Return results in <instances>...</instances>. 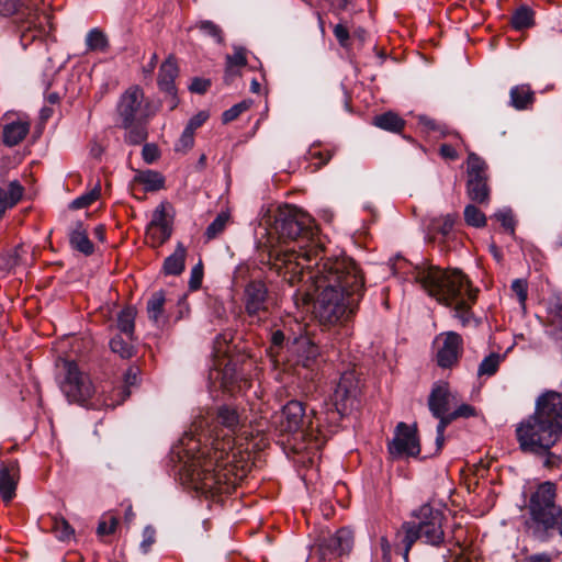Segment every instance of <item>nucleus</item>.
Returning a JSON list of instances; mask_svg holds the SVG:
<instances>
[{
	"mask_svg": "<svg viewBox=\"0 0 562 562\" xmlns=\"http://www.w3.org/2000/svg\"><path fill=\"white\" fill-rule=\"evenodd\" d=\"M393 458L417 457L420 453L417 424L407 425L400 422L394 430V437L387 445Z\"/></svg>",
	"mask_w": 562,
	"mask_h": 562,
	"instance_id": "obj_11",
	"label": "nucleus"
},
{
	"mask_svg": "<svg viewBox=\"0 0 562 562\" xmlns=\"http://www.w3.org/2000/svg\"><path fill=\"white\" fill-rule=\"evenodd\" d=\"M334 35L337 38L338 43L342 47H347L349 44V31L344 24H337L334 27Z\"/></svg>",
	"mask_w": 562,
	"mask_h": 562,
	"instance_id": "obj_59",
	"label": "nucleus"
},
{
	"mask_svg": "<svg viewBox=\"0 0 562 562\" xmlns=\"http://www.w3.org/2000/svg\"><path fill=\"white\" fill-rule=\"evenodd\" d=\"M150 117L119 122V126L125 131L124 140L130 145H139L147 139L148 122Z\"/></svg>",
	"mask_w": 562,
	"mask_h": 562,
	"instance_id": "obj_23",
	"label": "nucleus"
},
{
	"mask_svg": "<svg viewBox=\"0 0 562 562\" xmlns=\"http://www.w3.org/2000/svg\"><path fill=\"white\" fill-rule=\"evenodd\" d=\"M463 215L464 221L469 226L481 228L486 225L485 214L474 204H468L464 209Z\"/></svg>",
	"mask_w": 562,
	"mask_h": 562,
	"instance_id": "obj_41",
	"label": "nucleus"
},
{
	"mask_svg": "<svg viewBox=\"0 0 562 562\" xmlns=\"http://www.w3.org/2000/svg\"><path fill=\"white\" fill-rule=\"evenodd\" d=\"M510 105L516 110H526L535 102V92L529 85H519L510 89Z\"/></svg>",
	"mask_w": 562,
	"mask_h": 562,
	"instance_id": "obj_28",
	"label": "nucleus"
},
{
	"mask_svg": "<svg viewBox=\"0 0 562 562\" xmlns=\"http://www.w3.org/2000/svg\"><path fill=\"white\" fill-rule=\"evenodd\" d=\"M136 311L127 306L117 314V328L127 339L133 340L135 330Z\"/></svg>",
	"mask_w": 562,
	"mask_h": 562,
	"instance_id": "obj_33",
	"label": "nucleus"
},
{
	"mask_svg": "<svg viewBox=\"0 0 562 562\" xmlns=\"http://www.w3.org/2000/svg\"><path fill=\"white\" fill-rule=\"evenodd\" d=\"M198 27L201 31H203L204 33H206L207 35H210V36L214 37L215 40H217L218 42L222 41V31L212 21H201L198 24Z\"/></svg>",
	"mask_w": 562,
	"mask_h": 562,
	"instance_id": "obj_52",
	"label": "nucleus"
},
{
	"mask_svg": "<svg viewBox=\"0 0 562 562\" xmlns=\"http://www.w3.org/2000/svg\"><path fill=\"white\" fill-rule=\"evenodd\" d=\"M373 124L381 130L392 133H401L405 127V121L393 111L375 115Z\"/></svg>",
	"mask_w": 562,
	"mask_h": 562,
	"instance_id": "obj_29",
	"label": "nucleus"
},
{
	"mask_svg": "<svg viewBox=\"0 0 562 562\" xmlns=\"http://www.w3.org/2000/svg\"><path fill=\"white\" fill-rule=\"evenodd\" d=\"M220 445L217 442L191 472L194 488L206 497L229 493L249 470L248 461L237 459L235 452L225 451Z\"/></svg>",
	"mask_w": 562,
	"mask_h": 562,
	"instance_id": "obj_4",
	"label": "nucleus"
},
{
	"mask_svg": "<svg viewBox=\"0 0 562 562\" xmlns=\"http://www.w3.org/2000/svg\"><path fill=\"white\" fill-rule=\"evenodd\" d=\"M209 119V114L204 111L202 112H199L198 114H195L194 116H192L187 126H186V130L194 133L195 130H198L200 126H202L206 120Z\"/></svg>",
	"mask_w": 562,
	"mask_h": 562,
	"instance_id": "obj_58",
	"label": "nucleus"
},
{
	"mask_svg": "<svg viewBox=\"0 0 562 562\" xmlns=\"http://www.w3.org/2000/svg\"><path fill=\"white\" fill-rule=\"evenodd\" d=\"M319 290L315 305L321 324L333 326L347 321L364 292V278L348 257L326 258L312 276Z\"/></svg>",
	"mask_w": 562,
	"mask_h": 562,
	"instance_id": "obj_1",
	"label": "nucleus"
},
{
	"mask_svg": "<svg viewBox=\"0 0 562 562\" xmlns=\"http://www.w3.org/2000/svg\"><path fill=\"white\" fill-rule=\"evenodd\" d=\"M314 411L306 413L305 405L292 400L288 402L281 411L280 427L282 431L290 434H300L302 439L312 443L311 448L319 449L325 440L319 438V430L313 426Z\"/></svg>",
	"mask_w": 562,
	"mask_h": 562,
	"instance_id": "obj_6",
	"label": "nucleus"
},
{
	"mask_svg": "<svg viewBox=\"0 0 562 562\" xmlns=\"http://www.w3.org/2000/svg\"><path fill=\"white\" fill-rule=\"evenodd\" d=\"M467 194L477 204L486 205L490 202L491 188L486 162L476 154L471 153L467 160Z\"/></svg>",
	"mask_w": 562,
	"mask_h": 562,
	"instance_id": "obj_8",
	"label": "nucleus"
},
{
	"mask_svg": "<svg viewBox=\"0 0 562 562\" xmlns=\"http://www.w3.org/2000/svg\"><path fill=\"white\" fill-rule=\"evenodd\" d=\"M449 554L443 555L445 562H469L467 558L463 557L461 551L454 552L452 550L448 551Z\"/></svg>",
	"mask_w": 562,
	"mask_h": 562,
	"instance_id": "obj_64",
	"label": "nucleus"
},
{
	"mask_svg": "<svg viewBox=\"0 0 562 562\" xmlns=\"http://www.w3.org/2000/svg\"><path fill=\"white\" fill-rule=\"evenodd\" d=\"M516 437L524 452L542 454L550 451L561 435L536 408L532 415L518 424Z\"/></svg>",
	"mask_w": 562,
	"mask_h": 562,
	"instance_id": "obj_5",
	"label": "nucleus"
},
{
	"mask_svg": "<svg viewBox=\"0 0 562 562\" xmlns=\"http://www.w3.org/2000/svg\"><path fill=\"white\" fill-rule=\"evenodd\" d=\"M19 480V468L15 461L0 465V496L3 502H10L15 496Z\"/></svg>",
	"mask_w": 562,
	"mask_h": 562,
	"instance_id": "obj_20",
	"label": "nucleus"
},
{
	"mask_svg": "<svg viewBox=\"0 0 562 562\" xmlns=\"http://www.w3.org/2000/svg\"><path fill=\"white\" fill-rule=\"evenodd\" d=\"M250 100H244L235 105H233L231 109L226 110L223 115L222 120L224 123H229L234 120H236L243 112L247 111L251 105Z\"/></svg>",
	"mask_w": 562,
	"mask_h": 562,
	"instance_id": "obj_46",
	"label": "nucleus"
},
{
	"mask_svg": "<svg viewBox=\"0 0 562 562\" xmlns=\"http://www.w3.org/2000/svg\"><path fill=\"white\" fill-rule=\"evenodd\" d=\"M179 69L173 56H169L160 66L158 75V86L161 91L169 94L172 99L176 97L175 79L178 77Z\"/></svg>",
	"mask_w": 562,
	"mask_h": 562,
	"instance_id": "obj_22",
	"label": "nucleus"
},
{
	"mask_svg": "<svg viewBox=\"0 0 562 562\" xmlns=\"http://www.w3.org/2000/svg\"><path fill=\"white\" fill-rule=\"evenodd\" d=\"M272 231L278 235V239L283 243H300V251L295 249H271L268 254V263L278 274L293 282V278L299 276L305 266L299 260L302 259L311 262L316 259L318 252L322 251L317 246L305 249L307 244L313 240L315 235V226L313 218L293 205H284L277 209L273 214Z\"/></svg>",
	"mask_w": 562,
	"mask_h": 562,
	"instance_id": "obj_2",
	"label": "nucleus"
},
{
	"mask_svg": "<svg viewBox=\"0 0 562 562\" xmlns=\"http://www.w3.org/2000/svg\"><path fill=\"white\" fill-rule=\"evenodd\" d=\"M86 45L88 50L104 53L109 48V40L102 30L94 27L88 32Z\"/></svg>",
	"mask_w": 562,
	"mask_h": 562,
	"instance_id": "obj_37",
	"label": "nucleus"
},
{
	"mask_svg": "<svg viewBox=\"0 0 562 562\" xmlns=\"http://www.w3.org/2000/svg\"><path fill=\"white\" fill-rule=\"evenodd\" d=\"M269 291L261 280H252L244 290V304L247 315L260 321L268 313Z\"/></svg>",
	"mask_w": 562,
	"mask_h": 562,
	"instance_id": "obj_13",
	"label": "nucleus"
},
{
	"mask_svg": "<svg viewBox=\"0 0 562 562\" xmlns=\"http://www.w3.org/2000/svg\"><path fill=\"white\" fill-rule=\"evenodd\" d=\"M359 391V378L355 370H348L341 373L334 391V403L339 409L346 408L349 400L355 398Z\"/></svg>",
	"mask_w": 562,
	"mask_h": 562,
	"instance_id": "obj_18",
	"label": "nucleus"
},
{
	"mask_svg": "<svg viewBox=\"0 0 562 562\" xmlns=\"http://www.w3.org/2000/svg\"><path fill=\"white\" fill-rule=\"evenodd\" d=\"M457 395L450 390L447 382H436L428 396V408L432 416L451 413L457 405Z\"/></svg>",
	"mask_w": 562,
	"mask_h": 562,
	"instance_id": "obj_16",
	"label": "nucleus"
},
{
	"mask_svg": "<svg viewBox=\"0 0 562 562\" xmlns=\"http://www.w3.org/2000/svg\"><path fill=\"white\" fill-rule=\"evenodd\" d=\"M495 217L498 222H501L502 226L509 232L510 234H514L515 232V221L510 212L503 211L495 214Z\"/></svg>",
	"mask_w": 562,
	"mask_h": 562,
	"instance_id": "obj_54",
	"label": "nucleus"
},
{
	"mask_svg": "<svg viewBox=\"0 0 562 562\" xmlns=\"http://www.w3.org/2000/svg\"><path fill=\"white\" fill-rule=\"evenodd\" d=\"M139 368L132 366L127 369V371L124 374V382L126 386H133L136 385L138 375H139Z\"/></svg>",
	"mask_w": 562,
	"mask_h": 562,
	"instance_id": "obj_61",
	"label": "nucleus"
},
{
	"mask_svg": "<svg viewBox=\"0 0 562 562\" xmlns=\"http://www.w3.org/2000/svg\"><path fill=\"white\" fill-rule=\"evenodd\" d=\"M417 518V527L420 537L425 539L426 543L431 546H439L443 542L445 532L442 530V513L434 509L429 504H424L417 512L414 513Z\"/></svg>",
	"mask_w": 562,
	"mask_h": 562,
	"instance_id": "obj_12",
	"label": "nucleus"
},
{
	"mask_svg": "<svg viewBox=\"0 0 562 562\" xmlns=\"http://www.w3.org/2000/svg\"><path fill=\"white\" fill-rule=\"evenodd\" d=\"M155 543V530L151 527H146L143 531V540L140 542V550L143 553H148L151 546Z\"/></svg>",
	"mask_w": 562,
	"mask_h": 562,
	"instance_id": "obj_56",
	"label": "nucleus"
},
{
	"mask_svg": "<svg viewBox=\"0 0 562 562\" xmlns=\"http://www.w3.org/2000/svg\"><path fill=\"white\" fill-rule=\"evenodd\" d=\"M65 379L61 383V390L69 401L80 404L87 403L92 398L94 386L88 374L80 371L75 361L65 360L63 362Z\"/></svg>",
	"mask_w": 562,
	"mask_h": 562,
	"instance_id": "obj_9",
	"label": "nucleus"
},
{
	"mask_svg": "<svg viewBox=\"0 0 562 562\" xmlns=\"http://www.w3.org/2000/svg\"><path fill=\"white\" fill-rule=\"evenodd\" d=\"M333 155H334L333 150H330V149L322 150L315 146L311 147V149L308 150L310 159L317 160V162H315L317 168L325 166L331 159Z\"/></svg>",
	"mask_w": 562,
	"mask_h": 562,
	"instance_id": "obj_48",
	"label": "nucleus"
},
{
	"mask_svg": "<svg viewBox=\"0 0 562 562\" xmlns=\"http://www.w3.org/2000/svg\"><path fill=\"white\" fill-rule=\"evenodd\" d=\"M142 156L147 164H153L159 157V149L155 144H145L142 149Z\"/></svg>",
	"mask_w": 562,
	"mask_h": 562,
	"instance_id": "obj_57",
	"label": "nucleus"
},
{
	"mask_svg": "<svg viewBox=\"0 0 562 562\" xmlns=\"http://www.w3.org/2000/svg\"><path fill=\"white\" fill-rule=\"evenodd\" d=\"M30 123L25 121H15L3 126L2 140L8 147L19 145L29 134Z\"/></svg>",
	"mask_w": 562,
	"mask_h": 562,
	"instance_id": "obj_24",
	"label": "nucleus"
},
{
	"mask_svg": "<svg viewBox=\"0 0 562 562\" xmlns=\"http://www.w3.org/2000/svg\"><path fill=\"white\" fill-rule=\"evenodd\" d=\"M119 122L150 117L149 102L143 88L137 85L128 87L120 97L116 104Z\"/></svg>",
	"mask_w": 562,
	"mask_h": 562,
	"instance_id": "obj_10",
	"label": "nucleus"
},
{
	"mask_svg": "<svg viewBox=\"0 0 562 562\" xmlns=\"http://www.w3.org/2000/svg\"><path fill=\"white\" fill-rule=\"evenodd\" d=\"M501 360H502V358H501L499 353H496V352L490 353L480 363L479 369H477V375L479 376L494 375L499 368Z\"/></svg>",
	"mask_w": 562,
	"mask_h": 562,
	"instance_id": "obj_40",
	"label": "nucleus"
},
{
	"mask_svg": "<svg viewBox=\"0 0 562 562\" xmlns=\"http://www.w3.org/2000/svg\"><path fill=\"white\" fill-rule=\"evenodd\" d=\"M42 3L43 0H0V14L10 16L21 12L32 19L30 25H35V21L42 24V20L48 23L49 16L47 14L37 13ZM27 30H31V26Z\"/></svg>",
	"mask_w": 562,
	"mask_h": 562,
	"instance_id": "obj_17",
	"label": "nucleus"
},
{
	"mask_svg": "<svg viewBox=\"0 0 562 562\" xmlns=\"http://www.w3.org/2000/svg\"><path fill=\"white\" fill-rule=\"evenodd\" d=\"M415 279L440 304L452 306L454 317L459 318L463 326L469 324L472 317L471 305L476 301L477 289L471 286L464 273L460 270H443L430 266L419 269Z\"/></svg>",
	"mask_w": 562,
	"mask_h": 562,
	"instance_id": "obj_3",
	"label": "nucleus"
},
{
	"mask_svg": "<svg viewBox=\"0 0 562 562\" xmlns=\"http://www.w3.org/2000/svg\"><path fill=\"white\" fill-rule=\"evenodd\" d=\"M24 188L18 181H11L7 188H0V218L8 209L13 207L22 199Z\"/></svg>",
	"mask_w": 562,
	"mask_h": 562,
	"instance_id": "obj_25",
	"label": "nucleus"
},
{
	"mask_svg": "<svg viewBox=\"0 0 562 562\" xmlns=\"http://www.w3.org/2000/svg\"><path fill=\"white\" fill-rule=\"evenodd\" d=\"M536 408L540 415L544 417L553 426V428L562 434V393L548 391L540 395L536 402Z\"/></svg>",
	"mask_w": 562,
	"mask_h": 562,
	"instance_id": "obj_15",
	"label": "nucleus"
},
{
	"mask_svg": "<svg viewBox=\"0 0 562 562\" xmlns=\"http://www.w3.org/2000/svg\"><path fill=\"white\" fill-rule=\"evenodd\" d=\"M456 216L451 214H447L439 218H435L431 223L432 228L443 236L448 235L454 225Z\"/></svg>",
	"mask_w": 562,
	"mask_h": 562,
	"instance_id": "obj_47",
	"label": "nucleus"
},
{
	"mask_svg": "<svg viewBox=\"0 0 562 562\" xmlns=\"http://www.w3.org/2000/svg\"><path fill=\"white\" fill-rule=\"evenodd\" d=\"M512 290L517 295L519 303L525 306L528 296V284L524 279H516L512 283Z\"/></svg>",
	"mask_w": 562,
	"mask_h": 562,
	"instance_id": "obj_51",
	"label": "nucleus"
},
{
	"mask_svg": "<svg viewBox=\"0 0 562 562\" xmlns=\"http://www.w3.org/2000/svg\"><path fill=\"white\" fill-rule=\"evenodd\" d=\"M229 213L221 212L215 220L206 227L205 237L207 240H212L218 237L225 231L227 223L229 222Z\"/></svg>",
	"mask_w": 562,
	"mask_h": 562,
	"instance_id": "obj_39",
	"label": "nucleus"
},
{
	"mask_svg": "<svg viewBox=\"0 0 562 562\" xmlns=\"http://www.w3.org/2000/svg\"><path fill=\"white\" fill-rule=\"evenodd\" d=\"M211 86L209 79L194 78L189 87L190 91L195 93H205Z\"/></svg>",
	"mask_w": 562,
	"mask_h": 562,
	"instance_id": "obj_60",
	"label": "nucleus"
},
{
	"mask_svg": "<svg viewBox=\"0 0 562 562\" xmlns=\"http://www.w3.org/2000/svg\"><path fill=\"white\" fill-rule=\"evenodd\" d=\"M26 254L24 246L19 245L13 249L0 255V270L11 272L22 263V256Z\"/></svg>",
	"mask_w": 562,
	"mask_h": 562,
	"instance_id": "obj_35",
	"label": "nucleus"
},
{
	"mask_svg": "<svg viewBox=\"0 0 562 562\" xmlns=\"http://www.w3.org/2000/svg\"><path fill=\"white\" fill-rule=\"evenodd\" d=\"M557 485L552 482H543L531 494L528 509L535 524L543 530L555 527L558 512L555 506Z\"/></svg>",
	"mask_w": 562,
	"mask_h": 562,
	"instance_id": "obj_7",
	"label": "nucleus"
},
{
	"mask_svg": "<svg viewBox=\"0 0 562 562\" xmlns=\"http://www.w3.org/2000/svg\"><path fill=\"white\" fill-rule=\"evenodd\" d=\"M135 181L143 184L147 192L158 191L165 186V178L162 175L154 170L139 172L135 177Z\"/></svg>",
	"mask_w": 562,
	"mask_h": 562,
	"instance_id": "obj_34",
	"label": "nucleus"
},
{
	"mask_svg": "<svg viewBox=\"0 0 562 562\" xmlns=\"http://www.w3.org/2000/svg\"><path fill=\"white\" fill-rule=\"evenodd\" d=\"M439 153L445 159L456 160L458 158L456 148L450 144H442L439 148Z\"/></svg>",
	"mask_w": 562,
	"mask_h": 562,
	"instance_id": "obj_63",
	"label": "nucleus"
},
{
	"mask_svg": "<svg viewBox=\"0 0 562 562\" xmlns=\"http://www.w3.org/2000/svg\"><path fill=\"white\" fill-rule=\"evenodd\" d=\"M227 66L237 67L239 69H243L247 65V57H246V50L243 47H236L233 55L226 56V64Z\"/></svg>",
	"mask_w": 562,
	"mask_h": 562,
	"instance_id": "obj_49",
	"label": "nucleus"
},
{
	"mask_svg": "<svg viewBox=\"0 0 562 562\" xmlns=\"http://www.w3.org/2000/svg\"><path fill=\"white\" fill-rule=\"evenodd\" d=\"M535 23V12L527 5L519 7L512 15L510 24L517 30H525Z\"/></svg>",
	"mask_w": 562,
	"mask_h": 562,
	"instance_id": "obj_36",
	"label": "nucleus"
},
{
	"mask_svg": "<svg viewBox=\"0 0 562 562\" xmlns=\"http://www.w3.org/2000/svg\"><path fill=\"white\" fill-rule=\"evenodd\" d=\"M319 347L308 338L297 341V356L304 368H312L319 357Z\"/></svg>",
	"mask_w": 562,
	"mask_h": 562,
	"instance_id": "obj_30",
	"label": "nucleus"
},
{
	"mask_svg": "<svg viewBox=\"0 0 562 562\" xmlns=\"http://www.w3.org/2000/svg\"><path fill=\"white\" fill-rule=\"evenodd\" d=\"M166 302L165 292H154L147 302V314L150 319L158 322L164 313V305Z\"/></svg>",
	"mask_w": 562,
	"mask_h": 562,
	"instance_id": "obj_38",
	"label": "nucleus"
},
{
	"mask_svg": "<svg viewBox=\"0 0 562 562\" xmlns=\"http://www.w3.org/2000/svg\"><path fill=\"white\" fill-rule=\"evenodd\" d=\"M187 249L178 243L175 251L168 256L162 266V271L167 276H179L184 270Z\"/></svg>",
	"mask_w": 562,
	"mask_h": 562,
	"instance_id": "obj_27",
	"label": "nucleus"
},
{
	"mask_svg": "<svg viewBox=\"0 0 562 562\" xmlns=\"http://www.w3.org/2000/svg\"><path fill=\"white\" fill-rule=\"evenodd\" d=\"M216 420L231 432H235L240 425V415L235 407L222 405L217 408Z\"/></svg>",
	"mask_w": 562,
	"mask_h": 562,
	"instance_id": "obj_32",
	"label": "nucleus"
},
{
	"mask_svg": "<svg viewBox=\"0 0 562 562\" xmlns=\"http://www.w3.org/2000/svg\"><path fill=\"white\" fill-rule=\"evenodd\" d=\"M132 340H125L121 336H115L110 341V348L113 352L120 355L123 359H130L134 356V347Z\"/></svg>",
	"mask_w": 562,
	"mask_h": 562,
	"instance_id": "obj_43",
	"label": "nucleus"
},
{
	"mask_svg": "<svg viewBox=\"0 0 562 562\" xmlns=\"http://www.w3.org/2000/svg\"><path fill=\"white\" fill-rule=\"evenodd\" d=\"M100 195V187L97 186L93 190L88 193H85L77 199H75L69 207L72 210H80L90 206L94 201L98 200Z\"/></svg>",
	"mask_w": 562,
	"mask_h": 562,
	"instance_id": "obj_45",
	"label": "nucleus"
},
{
	"mask_svg": "<svg viewBox=\"0 0 562 562\" xmlns=\"http://www.w3.org/2000/svg\"><path fill=\"white\" fill-rule=\"evenodd\" d=\"M463 352V339L456 331H448L441 335V345H439L436 360L442 369H451L458 364Z\"/></svg>",
	"mask_w": 562,
	"mask_h": 562,
	"instance_id": "obj_14",
	"label": "nucleus"
},
{
	"mask_svg": "<svg viewBox=\"0 0 562 562\" xmlns=\"http://www.w3.org/2000/svg\"><path fill=\"white\" fill-rule=\"evenodd\" d=\"M203 279V265L200 261L191 270L189 285L191 290H198L202 284Z\"/></svg>",
	"mask_w": 562,
	"mask_h": 562,
	"instance_id": "obj_53",
	"label": "nucleus"
},
{
	"mask_svg": "<svg viewBox=\"0 0 562 562\" xmlns=\"http://www.w3.org/2000/svg\"><path fill=\"white\" fill-rule=\"evenodd\" d=\"M52 531L63 541L69 540L74 536V529L64 517L52 518Z\"/></svg>",
	"mask_w": 562,
	"mask_h": 562,
	"instance_id": "obj_42",
	"label": "nucleus"
},
{
	"mask_svg": "<svg viewBox=\"0 0 562 562\" xmlns=\"http://www.w3.org/2000/svg\"><path fill=\"white\" fill-rule=\"evenodd\" d=\"M119 526V518L112 513L104 514L97 528V533L99 536H108L115 532L116 528Z\"/></svg>",
	"mask_w": 562,
	"mask_h": 562,
	"instance_id": "obj_44",
	"label": "nucleus"
},
{
	"mask_svg": "<svg viewBox=\"0 0 562 562\" xmlns=\"http://www.w3.org/2000/svg\"><path fill=\"white\" fill-rule=\"evenodd\" d=\"M420 538L416 522L406 521L402 525L401 529L397 530L396 539L404 546L403 557L406 562L408 561V553L412 547Z\"/></svg>",
	"mask_w": 562,
	"mask_h": 562,
	"instance_id": "obj_26",
	"label": "nucleus"
},
{
	"mask_svg": "<svg viewBox=\"0 0 562 562\" xmlns=\"http://www.w3.org/2000/svg\"><path fill=\"white\" fill-rule=\"evenodd\" d=\"M439 420L437 425V432L446 431V428L453 422L456 418H452V413H445L441 416H434Z\"/></svg>",
	"mask_w": 562,
	"mask_h": 562,
	"instance_id": "obj_62",
	"label": "nucleus"
},
{
	"mask_svg": "<svg viewBox=\"0 0 562 562\" xmlns=\"http://www.w3.org/2000/svg\"><path fill=\"white\" fill-rule=\"evenodd\" d=\"M171 226L166 218L164 205L156 209L153 220L146 228V236L150 239L153 247L161 246L171 236Z\"/></svg>",
	"mask_w": 562,
	"mask_h": 562,
	"instance_id": "obj_19",
	"label": "nucleus"
},
{
	"mask_svg": "<svg viewBox=\"0 0 562 562\" xmlns=\"http://www.w3.org/2000/svg\"><path fill=\"white\" fill-rule=\"evenodd\" d=\"M353 543V533L348 528H340L329 539V548L338 555L348 553Z\"/></svg>",
	"mask_w": 562,
	"mask_h": 562,
	"instance_id": "obj_31",
	"label": "nucleus"
},
{
	"mask_svg": "<svg viewBox=\"0 0 562 562\" xmlns=\"http://www.w3.org/2000/svg\"><path fill=\"white\" fill-rule=\"evenodd\" d=\"M194 145V133L183 130L180 138L178 139L175 149L178 153H187L189 151Z\"/></svg>",
	"mask_w": 562,
	"mask_h": 562,
	"instance_id": "obj_50",
	"label": "nucleus"
},
{
	"mask_svg": "<svg viewBox=\"0 0 562 562\" xmlns=\"http://www.w3.org/2000/svg\"><path fill=\"white\" fill-rule=\"evenodd\" d=\"M69 243L77 251L90 256L94 252V246L88 237L87 227L81 221L71 223L69 227Z\"/></svg>",
	"mask_w": 562,
	"mask_h": 562,
	"instance_id": "obj_21",
	"label": "nucleus"
},
{
	"mask_svg": "<svg viewBox=\"0 0 562 562\" xmlns=\"http://www.w3.org/2000/svg\"><path fill=\"white\" fill-rule=\"evenodd\" d=\"M452 418H469L472 416H475L476 411L475 408L470 404H461L457 406L454 409H452Z\"/></svg>",
	"mask_w": 562,
	"mask_h": 562,
	"instance_id": "obj_55",
	"label": "nucleus"
}]
</instances>
